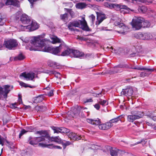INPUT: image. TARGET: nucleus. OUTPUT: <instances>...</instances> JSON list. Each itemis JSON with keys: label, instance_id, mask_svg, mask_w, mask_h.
I'll use <instances>...</instances> for the list:
<instances>
[{"label": "nucleus", "instance_id": "obj_52", "mask_svg": "<svg viewBox=\"0 0 156 156\" xmlns=\"http://www.w3.org/2000/svg\"><path fill=\"white\" fill-rule=\"evenodd\" d=\"M27 131L25 130L24 129H22L20 132L19 136V137L20 138L21 136L25 133H27Z\"/></svg>", "mask_w": 156, "mask_h": 156}, {"label": "nucleus", "instance_id": "obj_57", "mask_svg": "<svg viewBox=\"0 0 156 156\" xmlns=\"http://www.w3.org/2000/svg\"><path fill=\"white\" fill-rule=\"evenodd\" d=\"M89 18L91 20L92 22L93 23L95 20V16L93 14H92L89 16Z\"/></svg>", "mask_w": 156, "mask_h": 156}, {"label": "nucleus", "instance_id": "obj_44", "mask_svg": "<svg viewBox=\"0 0 156 156\" xmlns=\"http://www.w3.org/2000/svg\"><path fill=\"white\" fill-rule=\"evenodd\" d=\"M60 132L61 133H67L69 132V130L65 127H60Z\"/></svg>", "mask_w": 156, "mask_h": 156}, {"label": "nucleus", "instance_id": "obj_37", "mask_svg": "<svg viewBox=\"0 0 156 156\" xmlns=\"http://www.w3.org/2000/svg\"><path fill=\"white\" fill-rule=\"evenodd\" d=\"M35 109L37 111H44L46 110V108L43 106H37L35 107Z\"/></svg>", "mask_w": 156, "mask_h": 156}, {"label": "nucleus", "instance_id": "obj_63", "mask_svg": "<svg viewBox=\"0 0 156 156\" xmlns=\"http://www.w3.org/2000/svg\"><path fill=\"white\" fill-rule=\"evenodd\" d=\"M4 140V139L3 138H1V136H0V144H2V146L3 145V143Z\"/></svg>", "mask_w": 156, "mask_h": 156}, {"label": "nucleus", "instance_id": "obj_28", "mask_svg": "<svg viewBox=\"0 0 156 156\" xmlns=\"http://www.w3.org/2000/svg\"><path fill=\"white\" fill-rule=\"evenodd\" d=\"M46 73L49 75L53 74L56 77L58 78L60 77L61 76V74L55 71L54 70H47Z\"/></svg>", "mask_w": 156, "mask_h": 156}, {"label": "nucleus", "instance_id": "obj_11", "mask_svg": "<svg viewBox=\"0 0 156 156\" xmlns=\"http://www.w3.org/2000/svg\"><path fill=\"white\" fill-rule=\"evenodd\" d=\"M134 37L137 39L142 40H148L152 38V35L150 33L138 32L134 34Z\"/></svg>", "mask_w": 156, "mask_h": 156}, {"label": "nucleus", "instance_id": "obj_34", "mask_svg": "<svg viewBox=\"0 0 156 156\" xmlns=\"http://www.w3.org/2000/svg\"><path fill=\"white\" fill-rule=\"evenodd\" d=\"M51 39L52 40V43L53 44L61 42V40L56 36L52 37H51Z\"/></svg>", "mask_w": 156, "mask_h": 156}, {"label": "nucleus", "instance_id": "obj_41", "mask_svg": "<svg viewBox=\"0 0 156 156\" xmlns=\"http://www.w3.org/2000/svg\"><path fill=\"white\" fill-rule=\"evenodd\" d=\"M32 139V138L30 136L28 138V142L29 144L31 145H34V144H36L37 143L36 142L35 140V137L34 138L32 139V140H31V139Z\"/></svg>", "mask_w": 156, "mask_h": 156}, {"label": "nucleus", "instance_id": "obj_46", "mask_svg": "<svg viewBox=\"0 0 156 156\" xmlns=\"http://www.w3.org/2000/svg\"><path fill=\"white\" fill-rule=\"evenodd\" d=\"M60 18L63 20H67L68 15L67 13H65L61 15L60 16Z\"/></svg>", "mask_w": 156, "mask_h": 156}, {"label": "nucleus", "instance_id": "obj_43", "mask_svg": "<svg viewBox=\"0 0 156 156\" xmlns=\"http://www.w3.org/2000/svg\"><path fill=\"white\" fill-rule=\"evenodd\" d=\"M24 58V56L21 54H19L18 56L14 58L15 60H21L23 59Z\"/></svg>", "mask_w": 156, "mask_h": 156}, {"label": "nucleus", "instance_id": "obj_18", "mask_svg": "<svg viewBox=\"0 0 156 156\" xmlns=\"http://www.w3.org/2000/svg\"><path fill=\"white\" fill-rule=\"evenodd\" d=\"M97 21L96 22V24L99 25L106 18L105 16L100 12H97Z\"/></svg>", "mask_w": 156, "mask_h": 156}, {"label": "nucleus", "instance_id": "obj_36", "mask_svg": "<svg viewBox=\"0 0 156 156\" xmlns=\"http://www.w3.org/2000/svg\"><path fill=\"white\" fill-rule=\"evenodd\" d=\"M150 26L149 22L147 20H145L143 18V21L142 22V27H148Z\"/></svg>", "mask_w": 156, "mask_h": 156}, {"label": "nucleus", "instance_id": "obj_50", "mask_svg": "<svg viewBox=\"0 0 156 156\" xmlns=\"http://www.w3.org/2000/svg\"><path fill=\"white\" fill-rule=\"evenodd\" d=\"M155 114L153 115L151 114L150 115H148L147 116L150 118L152 119L154 121H156V116Z\"/></svg>", "mask_w": 156, "mask_h": 156}, {"label": "nucleus", "instance_id": "obj_56", "mask_svg": "<svg viewBox=\"0 0 156 156\" xmlns=\"http://www.w3.org/2000/svg\"><path fill=\"white\" fill-rule=\"evenodd\" d=\"M5 4L6 5H12L13 0H5Z\"/></svg>", "mask_w": 156, "mask_h": 156}, {"label": "nucleus", "instance_id": "obj_58", "mask_svg": "<svg viewBox=\"0 0 156 156\" xmlns=\"http://www.w3.org/2000/svg\"><path fill=\"white\" fill-rule=\"evenodd\" d=\"M93 101V100L91 98L86 99L84 101V103H86L88 102H92Z\"/></svg>", "mask_w": 156, "mask_h": 156}, {"label": "nucleus", "instance_id": "obj_8", "mask_svg": "<svg viewBox=\"0 0 156 156\" xmlns=\"http://www.w3.org/2000/svg\"><path fill=\"white\" fill-rule=\"evenodd\" d=\"M17 45L18 43L16 40L10 39L4 41L3 47L4 46L9 50H12L14 49Z\"/></svg>", "mask_w": 156, "mask_h": 156}, {"label": "nucleus", "instance_id": "obj_47", "mask_svg": "<svg viewBox=\"0 0 156 156\" xmlns=\"http://www.w3.org/2000/svg\"><path fill=\"white\" fill-rule=\"evenodd\" d=\"M65 9L69 13L72 17L74 16V13L72 9L65 8Z\"/></svg>", "mask_w": 156, "mask_h": 156}, {"label": "nucleus", "instance_id": "obj_4", "mask_svg": "<svg viewBox=\"0 0 156 156\" xmlns=\"http://www.w3.org/2000/svg\"><path fill=\"white\" fill-rule=\"evenodd\" d=\"M87 121L89 123L93 125H99L98 127L99 128L102 130L108 129L112 127L111 123L110 122H108L106 123L100 124L101 123V120L98 118L94 119H87Z\"/></svg>", "mask_w": 156, "mask_h": 156}, {"label": "nucleus", "instance_id": "obj_6", "mask_svg": "<svg viewBox=\"0 0 156 156\" xmlns=\"http://www.w3.org/2000/svg\"><path fill=\"white\" fill-rule=\"evenodd\" d=\"M143 113L140 111H132L131 115L127 116V119L129 122H133L135 120L141 118L143 116Z\"/></svg>", "mask_w": 156, "mask_h": 156}, {"label": "nucleus", "instance_id": "obj_29", "mask_svg": "<svg viewBox=\"0 0 156 156\" xmlns=\"http://www.w3.org/2000/svg\"><path fill=\"white\" fill-rule=\"evenodd\" d=\"M122 116H119L113 119L110 120L108 122H110L112 125V126H113L112 123H116L119 121L120 120V119L122 118Z\"/></svg>", "mask_w": 156, "mask_h": 156}, {"label": "nucleus", "instance_id": "obj_39", "mask_svg": "<svg viewBox=\"0 0 156 156\" xmlns=\"http://www.w3.org/2000/svg\"><path fill=\"white\" fill-rule=\"evenodd\" d=\"M51 140L52 141L58 143H62V140L58 136L53 137H52Z\"/></svg>", "mask_w": 156, "mask_h": 156}, {"label": "nucleus", "instance_id": "obj_54", "mask_svg": "<svg viewBox=\"0 0 156 156\" xmlns=\"http://www.w3.org/2000/svg\"><path fill=\"white\" fill-rule=\"evenodd\" d=\"M91 147H90V148L93 150H97L98 149V146L94 144H91Z\"/></svg>", "mask_w": 156, "mask_h": 156}, {"label": "nucleus", "instance_id": "obj_21", "mask_svg": "<svg viewBox=\"0 0 156 156\" xmlns=\"http://www.w3.org/2000/svg\"><path fill=\"white\" fill-rule=\"evenodd\" d=\"M43 39H44V40H48L49 41V42L48 44H44V45H43L42 46L40 47V46H36V47L37 48H38L40 50V51H41V50H40L39 48V47H41V48H43L44 47V48L42 49V51L44 52H48L51 53V49H52V48L51 47L48 46V45H49V44L50 43V41L48 39H44L43 38Z\"/></svg>", "mask_w": 156, "mask_h": 156}, {"label": "nucleus", "instance_id": "obj_45", "mask_svg": "<svg viewBox=\"0 0 156 156\" xmlns=\"http://www.w3.org/2000/svg\"><path fill=\"white\" fill-rule=\"evenodd\" d=\"M52 129L54 131L55 133H60V127L53 126L52 127Z\"/></svg>", "mask_w": 156, "mask_h": 156}, {"label": "nucleus", "instance_id": "obj_23", "mask_svg": "<svg viewBox=\"0 0 156 156\" xmlns=\"http://www.w3.org/2000/svg\"><path fill=\"white\" fill-rule=\"evenodd\" d=\"M68 136L71 139L75 140H80L81 139L80 136L76 134L73 133H70L69 134Z\"/></svg>", "mask_w": 156, "mask_h": 156}, {"label": "nucleus", "instance_id": "obj_48", "mask_svg": "<svg viewBox=\"0 0 156 156\" xmlns=\"http://www.w3.org/2000/svg\"><path fill=\"white\" fill-rule=\"evenodd\" d=\"M62 143L64 149H65L66 148V146H68L71 144V143L69 141H66L65 143H64L62 141Z\"/></svg>", "mask_w": 156, "mask_h": 156}, {"label": "nucleus", "instance_id": "obj_3", "mask_svg": "<svg viewBox=\"0 0 156 156\" xmlns=\"http://www.w3.org/2000/svg\"><path fill=\"white\" fill-rule=\"evenodd\" d=\"M36 133L41 136L40 137H35V140L37 144L42 142L43 143V144L39 143V144L40 146L43 147L44 145H46V144L49 143L50 140V137L46 131H38L36 132Z\"/></svg>", "mask_w": 156, "mask_h": 156}, {"label": "nucleus", "instance_id": "obj_9", "mask_svg": "<svg viewBox=\"0 0 156 156\" xmlns=\"http://www.w3.org/2000/svg\"><path fill=\"white\" fill-rule=\"evenodd\" d=\"M142 51V46L140 44L137 42L134 43L133 44L130 56V57L135 56L138 55V53L141 52Z\"/></svg>", "mask_w": 156, "mask_h": 156}, {"label": "nucleus", "instance_id": "obj_10", "mask_svg": "<svg viewBox=\"0 0 156 156\" xmlns=\"http://www.w3.org/2000/svg\"><path fill=\"white\" fill-rule=\"evenodd\" d=\"M60 47H61V50L62 49L63 51L60 55L62 56H72V49L67 46L64 43L60 44Z\"/></svg>", "mask_w": 156, "mask_h": 156}, {"label": "nucleus", "instance_id": "obj_30", "mask_svg": "<svg viewBox=\"0 0 156 156\" xmlns=\"http://www.w3.org/2000/svg\"><path fill=\"white\" fill-rule=\"evenodd\" d=\"M18 29L19 31H29V29L28 28V25L27 26H23L20 25L18 27Z\"/></svg>", "mask_w": 156, "mask_h": 156}, {"label": "nucleus", "instance_id": "obj_22", "mask_svg": "<svg viewBox=\"0 0 156 156\" xmlns=\"http://www.w3.org/2000/svg\"><path fill=\"white\" fill-rule=\"evenodd\" d=\"M72 56H71V57L80 58L84 55L83 53L78 50L72 49Z\"/></svg>", "mask_w": 156, "mask_h": 156}, {"label": "nucleus", "instance_id": "obj_15", "mask_svg": "<svg viewBox=\"0 0 156 156\" xmlns=\"http://www.w3.org/2000/svg\"><path fill=\"white\" fill-rule=\"evenodd\" d=\"M119 66L121 68H129L132 69H138L140 70H147L148 71H151L152 70L151 69H148L145 67H133L130 65L126 64H123L119 65Z\"/></svg>", "mask_w": 156, "mask_h": 156}, {"label": "nucleus", "instance_id": "obj_20", "mask_svg": "<svg viewBox=\"0 0 156 156\" xmlns=\"http://www.w3.org/2000/svg\"><path fill=\"white\" fill-rule=\"evenodd\" d=\"M29 31H32L37 29L38 27V25L35 21H31L30 24L28 25Z\"/></svg>", "mask_w": 156, "mask_h": 156}, {"label": "nucleus", "instance_id": "obj_60", "mask_svg": "<svg viewBox=\"0 0 156 156\" xmlns=\"http://www.w3.org/2000/svg\"><path fill=\"white\" fill-rule=\"evenodd\" d=\"M4 94L3 89L0 86V96Z\"/></svg>", "mask_w": 156, "mask_h": 156}, {"label": "nucleus", "instance_id": "obj_31", "mask_svg": "<svg viewBox=\"0 0 156 156\" xmlns=\"http://www.w3.org/2000/svg\"><path fill=\"white\" fill-rule=\"evenodd\" d=\"M87 6L84 3H79L76 4V6L77 8L82 9L85 8Z\"/></svg>", "mask_w": 156, "mask_h": 156}, {"label": "nucleus", "instance_id": "obj_55", "mask_svg": "<svg viewBox=\"0 0 156 156\" xmlns=\"http://www.w3.org/2000/svg\"><path fill=\"white\" fill-rule=\"evenodd\" d=\"M31 4L30 7L33 8V7L34 3L37 1V0H28Z\"/></svg>", "mask_w": 156, "mask_h": 156}, {"label": "nucleus", "instance_id": "obj_33", "mask_svg": "<svg viewBox=\"0 0 156 156\" xmlns=\"http://www.w3.org/2000/svg\"><path fill=\"white\" fill-rule=\"evenodd\" d=\"M120 67H119V65L114 67L112 70V72L113 73H115L118 72H121V70L120 69Z\"/></svg>", "mask_w": 156, "mask_h": 156}, {"label": "nucleus", "instance_id": "obj_62", "mask_svg": "<svg viewBox=\"0 0 156 156\" xmlns=\"http://www.w3.org/2000/svg\"><path fill=\"white\" fill-rule=\"evenodd\" d=\"M94 108L97 110H99L100 108V106L99 104H96L94 105Z\"/></svg>", "mask_w": 156, "mask_h": 156}, {"label": "nucleus", "instance_id": "obj_7", "mask_svg": "<svg viewBox=\"0 0 156 156\" xmlns=\"http://www.w3.org/2000/svg\"><path fill=\"white\" fill-rule=\"evenodd\" d=\"M143 18L141 17H136L133 19L131 25L133 28L135 30H139L142 27Z\"/></svg>", "mask_w": 156, "mask_h": 156}, {"label": "nucleus", "instance_id": "obj_16", "mask_svg": "<svg viewBox=\"0 0 156 156\" xmlns=\"http://www.w3.org/2000/svg\"><path fill=\"white\" fill-rule=\"evenodd\" d=\"M133 92V89L131 87H128L125 89H123L121 92L122 95L125 96L127 97L132 95Z\"/></svg>", "mask_w": 156, "mask_h": 156}, {"label": "nucleus", "instance_id": "obj_1", "mask_svg": "<svg viewBox=\"0 0 156 156\" xmlns=\"http://www.w3.org/2000/svg\"><path fill=\"white\" fill-rule=\"evenodd\" d=\"M23 44L26 46L27 49L30 51H40L37 48L36 46H42L44 44H48L49 41L48 40H44L43 39V37L41 35L37 36H33L30 37H26L23 39H22Z\"/></svg>", "mask_w": 156, "mask_h": 156}, {"label": "nucleus", "instance_id": "obj_49", "mask_svg": "<svg viewBox=\"0 0 156 156\" xmlns=\"http://www.w3.org/2000/svg\"><path fill=\"white\" fill-rule=\"evenodd\" d=\"M4 23V18L2 16L1 14L0 13V26L3 25Z\"/></svg>", "mask_w": 156, "mask_h": 156}, {"label": "nucleus", "instance_id": "obj_26", "mask_svg": "<svg viewBox=\"0 0 156 156\" xmlns=\"http://www.w3.org/2000/svg\"><path fill=\"white\" fill-rule=\"evenodd\" d=\"M61 50V47H60V45L58 47H57L55 48H52L51 53L57 55Z\"/></svg>", "mask_w": 156, "mask_h": 156}, {"label": "nucleus", "instance_id": "obj_51", "mask_svg": "<svg viewBox=\"0 0 156 156\" xmlns=\"http://www.w3.org/2000/svg\"><path fill=\"white\" fill-rule=\"evenodd\" d=\"M27 131L25 130L24 129H22L20 132L19 136V137L20 138L21 136L25 133H27Z\"/></svg>", "mask_w": 156, "mask_h": 156}, {"label": "nucleus", "instance_id": "obj_27", "mask_svg": "<svg viewBox=\"0 0 156 156\" xmlns=\"http://www.w3.org/2000/svg\"><path fill=\"white\" fill-rule=\"evenodd\" d=\"M44 99L43 96L42 95H39L37 97L34 98L33 102L34 103H38L41 102Z\"/></svg>", "mask_w": 156, "mask_h": 156}, {"label": "nucleus", "instance_id": "obj_17", "mask_svg": "<svg viewBox=\"0 0 156 156\" xmlns=\"http://www.w3.org/2000/svg\"><path fill=\"white\" fill-rule=\"evenodd\" d=\"M108 150H109L110 152V154L112 156H118L119 154H121L122 151L117 148H112L109 146H107Z\"/></svg>", "mask_w": 156, "mask_h": 156}, {"label": "nucleus", "instance_id": "obj_64", "mask_svg": "<svg viewBox=\"0 0 156 156\" xmlns=\"http://www.w3.org/2000/svg\"><path fill=\"white\" fill-rule=\"evenodd\" d=\"M18 102L20 104H22L23 103L21 97H20V96L19 97Z\"/></svg>", "mask_w": 156, "mask_h": 156}, {"label": "nucleus", "instance_id": "obj_14", "mask_svg": "<svg viewBox=\"0 0 156 156\" xmlns=\"http://www.w3.org/2000/svg\"><path fill=\"white\" fill-rule=\"evenodd\" d=\"M35 76V74L33 72L27 73L24 72L21 73L20 75V77L21 78L23 77L27 80H33L34 81V80H33V79L34 78Z\"/></svg>", "mask_w": 156, "mask_h": 156}, {"label": "nucleus", "instance_id": "obj_59", "mask_svg": "<svg viewBox=\"0 0 156 156\" xmlns=\"http://www.w3.org/2000/svg\"><path fill=\"white\" fill-rule=\"evenodd\" d=\"M101 92L98 94H94L93 96L95 97H101L102 96Z\"/></svg>", "mask_w": 156, "mask_h": 156}, {"label": "nucleus", "instance_id": "obj_24", "mask_svg": "<svg viewBox=\"0 0 156 156\" xmlns=\"http://www.w3.org/2000/svg\"><path fill=\"white\" fill-rule=\"evenodd\" d=\"M48 65L50 66L55 69H59L60 67L59 63L51 61L48 62Z\"/></svg>", "mask_w": 156, "mask_h": 156}, {"label": "nucleus", "instance_id": "obj_38", "mask_svg": "<svg viewBox=\"0 0 156 156\" xmlns=\"http://www.w3.org/2000/svg\"><path fill=\"white\" fill-rule=\"evenodd\" d=\"M152 70L151 71H148L147 70H146V71H144L143 72H142L140 74V76L141 77H144V76H145L147 75L150 73L152 72L153 71H154V69H151Z\"/></svg>", "mask_w": 156, "mask_h": 156}, {"label": "nucleus", "instance_id": "obj_35", "mask_svg": "<svg viewBox=\"0 0 156 156\" xmlns=\"http://www.w3.org/2000/svg\"><path fill=\"white\" fill-rule=\"evenodd\" d=\"M98 102L102 106H105L108 105V103L106 100L100 99L98 101Z\"/></svg>", "mask_w": 156, "mask_h": 156}, {"label": "nucleus", "instance_id": "obj_42", "mask_svg": "<svg viewBox=\"0 0 156 156\" xmlns=\"http://www.w3.org/2000/svg\"><path fill=\"white\" fill-rule=\"evenodd\" d=\"M12 5L17 7H19L20 6V2L17 0H13Z\"/></svg>", "mask_w": 156, "mask_h": 156}, {"label": "nucleus", "instance_id": "obj_61", "mask_svg": "<svg viewBox=\"0 0 156 156\" xmlns=\"http://www.w3.org/2000/svg\"><path fill=\"white\" fill-rule=\"evenodd\" d=\"M48 95L49 97H51L53 95V90H51L48 93Z\"/></svg>", "mask_w": 156, "mask_h": 156}, {"label": "nucleus", "instance_id": "obj_19", "mask_svg": "<svg viewBox=\"0 0 156 156\" xmlns=\"http://www.w3.org/2000/svg\"><path fill=\"white\" fill-rule=\"evenodd\" d=\"M20 20L22 23L23 24H30L31 22V20L30 17L25 14H23L21 15Z\"/></svg>", "mask_w": 156, "mask_h": 156}, {"label": "nucleus", "instance_id": "obj_25", "mask_svg": "<svg viewBox=\"0 0 156 156\" xmlns=\"http://www.w3.org/2000/svg\"><path fill=\"white\" fill-rule=\"evenodd\" d=\"M4 96H7V94L13 88L12 86H11L8 85H5L4 86Z\"/></svg>", "mask_w": 156, "mask_h": 156}, {"label": "nucleus", "instance_id": "obj_5", "mask_svg": "<svg viewBox=\"0 0 156 156\" xmlns=\"http://www.w3.org/2000/svg\"><path fill=\"white\" fill-rule=\"evenodd\" d=\"M104 5L106 8L110 9L114 8L116 10H120L121 11H123V9L130 10L132 11H134V10H132L128 8L126 5H122L120 4H111L108 2H104Z\"/></svg>", "mask_w": 156, "mask_h": 156}, {"label": "nucleus", "instance_id": "obj_32", "mask_svg": "<svg viewBox=\"0 0 156 156\" xmlns=\"http://www.w3.org/2000/svg\"><path fill=\"white\" fill-rule=\"evenodd\" d=\"M138 10L140 12L144 13L147 11V9L145 6H139L138 7Z\"/></svg>", "mask_w": 156, "mask_h": 156}, {"label": "nucleus", "instance_id": "obj_13", "mask_svg": "<svg viewBox=\"0 0 156 156\" xmlns=\"http://www.w3.org/2000/svg\"><path fill=\"white\" fill-rule=\"evenodd\" d=\"M81 109V107L77 106L72 108L71 110L68 112L67 115L69 119L74 118L75 116L79 115Z\"/></svg>", "mask_w": 156, "mask_h": 156}, {"label": "nucleus", "instance_id": "obj_53", "mask_svg": "<svg viewBox=\"0 0 156 156\" xmlns=\"http://www.w3.org/2000/svg\"><path fill=\"white\" fill-rule=\"evenodd\" d=\"M21 13L20 12H16L15 16V19L16 20H18L20 16H21Z\"/></svg>", "mask_w": 156, "mask_h": 156}, {"label": "nucleus", "instance_id": "obj_12", "mask_svg": "<svg viewBox=\"0 0 156 156\" xmlns=\"http://www.w3.org/2000/svg\"><path fill=\"white\" fill-rule=\"evenodd\" d=\"M115 24L118 28L119 29V30L116 31L118 33L123 35H125L126 34L128 29L123 23L116 22L115 23Z\"/></svg>", "mask_w": 156, "mask_h": 156}, {"label": "nucleus", "instance_id": "obj_2", "mask_svg": "<svg viewBox=\"0 0 156 156\" xmlns=\"http://www.w3.org/2000/svg\"><path fill=\"white\" fill-rule=\"evenodd\" d=\"M82 19V20H75L69 23L68 25L69 29L72 31H77L78 30L74 28V27H79L81 28L83 30L89 31V28L87 25L86 21L84 18H83Z\"/></svg>", "mask_w": 156, "mask_h": 156}, {"label": "nucleus", "instance_id": "obj_40", "mask_svg": "<svg viewBox=\"0 0 156 156\" xmlns=\"http://www.w3.org/2000/svg\"><path fill=\"white\" fill-rule=\"evenodd\" d=\"M19 83L20 86L25 87H29L31 88H34L36 87L35 86H31L27 85V84L25 83L22 81H20Z\"/></svg>", "mask_w": 156, "mask_h": 156}]
</instances>
